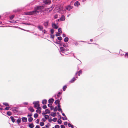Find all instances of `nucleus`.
Listing matches in <instances>:
<instances>
[{"instance_id": "obj_37", "label": "nucleus", "mask_w": 128, "mask_h": 128, "mask_svg": "<svg viewBox=\"0 0 128 128\" xmlns=\"http://www.w3.org/2000/svg\"><path fill=\"white\" fill-rule=\"evenodd\" d=\"M57 120V118H54L52 120L54 122H56Z\"/></svg>"}, {"instance_id": "obj_60", "label": "nucleus", "mask_w": 128, "mask_h": 128, "mask_svg": "<svg viewBox=\"0 0 128 128\" xmlns=\"http://www.w3.org/2000/svg\"><path fill=\"white\" fill-rule=\"evenodd\" d=\"M62 36L63 37H64L66 36V34H62Z\"/></svg>"}, {"instance_id": "obj_23", "label": "nucleus", "mask_w": 128, "mask_h": 128, "mask_svg": "<svg viewBox=\"0 0 128 128\" xmlns=\"http://www.w3.org/2000/svg\"><path fill=\"white\" fill-rule=\"evenodd\" d=\"M68 40V37H66L64 39V41L65 42H67Z\"/></svg>"}, {"instance_id": "obj_34", "label": "nucleus", "mask_w": 128, "mask_h": 128, "mask_svg": "<svg viewBox=\"0 0 128 128\" xmlns=\"http://www.w3.org/2000/svg\"><path fill=\"white\" fill-rule=\"evenodd\" d=\"M62 94V92H59L57 96L58 97L60 96Z\"/></svg>"}, {"instance_id": "obj_61", "label": "nucleus", "mask_w": 128, "mask_h": 128, "mask_svg": "<svg viewBox=\"0 0 128 128\" xmlns=\"http://www.w3.org/2000/svg\"><path fill=\"white\" fill-rule=\"evenodd\" d=\"M58 16L57 15H55L54 16L55 18H57Z\"/></svg>"}, {"instance_id": "obj_51", "label": "nucleus", "mask_w": 128, "mask_h": 128, "mask_svg": "<svg viewBox=\"0 0 128 128\" xmlns=\"http://www.w3.org/2000/svg\"><path fill=\"white\" fill-rule=\"evenodd\" d=\"M36 108L37 109L40 110L42 109L40 107V106H38L37 108Z\"/></svg>"}, {"instance_id": "obj_43", "label": "nucleus", "mask_w": 128, "mask_h": 128, "mask_svg": "<svg viewBox=\"0 0 128 128\" xmlns=\"http://www.w3.org/2000/svg\"><path fill=\"white\" fill-rule=\"evenodd\" d=\"M54 127L55 128H59L60 127V126L58 125H55Z\"/></svg>"}, {"instance_id": "obj_52", "label": "nucleus", "mask_w": 128, "mask_h": 128, "mask_svg": "<svg viewBox=\"0 0 128 128\" xmlns=\"http://www.w3.org/2000/svg\"><path fill=\"white\" fill-rule=\"evenodd\" d=\"M22 24H25L26 25H30V23H23Z\"/></svg>"}, {"instance_id": "obj_12", "label": "nucleus", "mask_w": 128, "mask_h": 128, "mask_svg": "<svg viewBox=\"0 0 128 128\" xmlns=\"http://www.w3.org/2000/svg\"><path fill=\"white\" fill-rule=\"evenodd\" d=\"M38 28L40 30H42L43 29V27L40 25H38Z\"/></svg>"}, {"instance_id": "obj_14", "label": "nucleus", "mask_w": 128, "mask_h": 128, "mask_svg": "<svg viewBox=\"0 0 128 128\" xmlns=\"http://www.w3.org/2000/svg\"><path fill=\"white\" fill-rule=\"evenodd\" d=\"M48 106L50 108L51 110H53V107L52 106V105L51 104H48Z\"/></svg>"}, {"instance_id": "obj_15", "label": "nucleus", "mask_w": 128, "mask_h": 128, "mask_svg": "<svg viewBox=\"0 0 128 128\" xmlns=\"http://www.w3.org/2000/svg\"><path fill=\"white\" fill-rule=\"evenodd\" d=\"M60 20L62 21H64L65 20V17L64 15H62L61 18H60Z\"/></svg>"}, {"instance_id": "obj_44", "label": "nucleus", "mask_w": 128, "mask_h": 128, "mask_svg": "<svg viewBox=\"0 0 128 128\" xmlns=\"http://www.w3.org/2000/svg\"><path fill=\"white\" fill-rule=\"evenodd\" d=\"M42 108L44 109H45L47 108V107L46 105H44L43 106Z\"/></svg>"}, {"instance_id": "obj_46", "label": "nucleus", "mask_w": 128, "mask_h": 128, "mask_svg": "<svg viewBox=\"0 0 128 128\" xmlns=\"http://www.w3.org/2000/svg\"><path fill=\"white\" fill-rule=\"evenodd\" d=\"M10 108V107H6V108H5L4 110H8Z\"/></svg>"}, {"instance_id": "obj_20", "label": "nucleus", "mask_w": 128, "mask_h": 128, "mask_svg": "<svg viewBox=\"0 0 128 128\" xmlns=\"http://www.w3.org/2000/svg\"><path fill=\"white\" fill-rule=\"evenodd\" d=\"M10 118L11 119L12 121L13 122H15V119H14V117H13V116H11L10 117Z\"/></svg>"}, {"instance_id": "obj_19", "label": "nucleus", "mask_w": 128, "mask_h": 128, "mask_svg": "<svg viewBox=\"0 0 128 128\" xmlns=\"http://www.w3.org/2000/svg\"><path fill=\"white\" fill-rule=\"evenodd\" d=\"M60 100H57L55 101L54 103L56 104H60Z\"/></svg>"}, {"instance_id": "obj_32", "label": "nucleus", "mask_w": 128, "mask_h": 128, "mask_svg": "<svg viewBox=\"0 0 128 128\" xmlns=\"http://www.w3.org/2000/svg\"><path fill=\"white\" fill-rule=\"evenodd\" d=\"M40 126H42L44 125V122H40Z\"/></svg>"}, {"instance_id": "obj_13", "label": "nucleus", "mask_w": 128, "mask_h": 128, "mask_svg": "<svg viewBox=\"0 0 128 128\" xmlns=\"http://www.w3.org/2000/svg\"><path fill=\"white\" fill-rule=\"evenodd\" d=\"M78 73V76H80V74H82V71L81 70H80L78 72H77L76 73V75Z\"/></svg>"}, {"instance_id": "obj_47", "label": "nucleus", "mask_w": 128, "mask_h": 128, "mask_svg": "<svg viewBox=\"0 0 128 128\" xmlns=\"http://www.w3.org/2000/svg\"><path fill=\"white\" fill-rule=\"evenodd\" d=\"M61 128H65L64 126L63 125H62L60 126Z\"/></svg>"}, {"instance_id": "obj_30", "label": "nucleus", "mask_w": 128, "mask_h": 128, "mask_svg": "<svg viewBox=\"0 0 128 128\" xmlns=\"http://www.w3.org/2000/svg\"><path fill=\"white\" fill-rule=\"evenodd\" d=\"M36 112L38 113H39L40 114L41 113V111L40 110L37 109L36 110Z\"/></svg>"}, {"instance_id": "obj_62", "label": "nucleus", "mask_w": 128, "mask_h": 128, "mask_svg": "<svg viewBox=\"0 0 128 128\" xmlns=\"http://www.w3.org/2000/svg\"><path fill=\"white\" fill-rule=\"evenodd\" d=\"M46 128H49V126L48 125H46Z\"/></svg>"}, {"instance_id": "obj_7", "label": "nucleus", "mask_w": 128, "mask_h": 128, "mask_svg": "<svg viewBox=\"0 0 128 128\" xmlns=\"http://www.w3.org/2000/svg\"><path fill=\"white\" fill-rule=\"evenodd\" d=\"M52 26L55 29H57L58 28V26H57L54 23H52Z\"/></svg>"}, {"instance_id": "obj_55", "label": "nucleus", "mask_w": 128, "mask_h": 128, "mask_svg": "<svg viewBox=\"0 0 128 128\" xmlns=\"http://www.w3.org/2000/svg\"><path fill=\"white\" fill-rule=\"evenodd\" d=\"M62 119L63 120H66V117H63L62 118Z\"/></svg>"}, {"instance_id": "obj_2", "label": "nucleus", "mask_w": 128, "mask_h": 128, "mask_svg": "<svg viewBox=\"0 0 128 128\" xmlns=\"http://www.w3.org/2000/svg\"><path fill=\"white\" fill-rule=\"evenodd\" d=\"M33 104L34 105V107L36 108H37L38 106H40L38 102H34Z\"/></svg>"}, {"instance_id": "obj_56", "label": "nucleus", "mask_w": 128, "mask_h": 128, "mask_svg": "<svg viewBox=\"0 0 128 128\" xmlns=\"http://www.w3.org/2000/svg\"><path fill=\"white\" fill-rule=\"evenodd\" d=\"M36 123L37 124H38L39 122V119H37L36 120Z\"/></svg>"}, {"instance_id": "obj_31", "label": "nucleus", "mask_w": 128, "mask_h": 128, "mask_svg": "<svg viewBox=\"0 0 128 128\" xmlns=\"http://www.w3.org/2000/svg\"><path fill=\"white\" fill-rule=\"evenodd\" d=\"M44 117L46 119H48L49 118V116L48 115H46L44 116Z\"/></svg>"}, {"instance_id": "obj_3", "label": "nucleus", "mask_w": 128, "mask_h": 128, "mask_svg": "<svg viewBox=\"0 0 128 128\" xmlns=\"http://www.w3.org/2000/svg\"><path fill=\"white\" fill-rule=\"evenodd\" d=\"M44 3L46 4H49L51 2L50 0H45L44 1Z\"/></svg>"}, {"instance_id": "obj_39", "label": "nucleus", "mask_w": 128, "mask_h": 128, "mask_svg": "<svg viewBox=\"0 0 128 128\" xmlns=\"http://www.w3.org/2000/svg\"><path fill=\"white\" fill-rule=\"evenodd\" d=\"M14 15H12L10 17V20H12L13 18H14Z\"/></svg>"}, {"instance_id": "obj_21", "label": "nucleus", "mask_w": 128, "mask_h": 128, "mask_svg": "<svg viewBox=\"0 0 128 128\" xmlns=\"http://www.w3.org/2000/svg\"><path fill=\"white\" fill-rule=\"evenodd\" d=\"M34 126L32 123L29 125V127L30 128H33L34 127Z\"/></svg>"}, {"instance_id": "obj_5", "label": "nucleus", "mask_w": 128, "mask_h": 128, "mask_svg": "<svg viewBox=\"0 0 128 128\" xmlns=\"http://www.w3.org/2000/svg\"><path fill=\"white\" fill-rule=\"evenodd\" d=\"M72 8V6L69 5L66 7V9L68 10H70Z\"/></svg>"}, {"instance_id": "obj_64", "label": "nucleus", "mask_w": 128, "mask_h": 128, "mask_svg": "<svg viewBox=\"0 0 128 128\" xmlns=\"http://www.w3.org/2000/svg\"><path fill=\"white\" fill-rule=\"evenodd\" d=\"M65 50L66 51H69V49L67 48H66L65 49Z\"/></svg>"}, {"instance_id": "obj_35", "label": "nucleus", "mask_w": 128, "mask_h": 128, "mask_svg": "<svg viewBox=\"0 0 128 128\" xmlns=\"http://www.w3.org/2000/svg\"><path fill=\"white\" fill-rule=\"evenodd\" d=\"M3 104L4 105H5L6 106H9V104H8L6 102H4L3 103Z\"/></svg>"}, {"instance_id": "obj_1", "label": "nucleus", "mask_w": 128, "mask_h": 128, "mask_svg": "<svg viewBox=\"0 0 128 128\" xmlns=\"http://www.w3.org/2000/svg\"><path fill=\"white\" fill-rule=\"evenodd\" d=\"M43 6H36L34 8V10L31 11L27 12L25 13V14L27 15H34L38 14L39 12H41L42 10V8Z\"/></svg>"}, {"instance_id": "obj_42", "label": "nucleus", "mask_w": 128, "mask_h": 128, "mask_svg": "<svg viewBox=\"0 0 128 128\" xmlns=\"http://www.w3.org/2000/svg\"><path fill=\"white\" fill-rule=\"evenodd\" d=\"M58 39L60 40H62V38L61 36H59L58 37Z\"/></svg>"}, {"instance_id": "obj_16", "label": "nucleus", "mask_w": 128, "mask_h": 128, "mask_svg": "<svg viewBox=\"0 0 128 128\" xmlns=\"http://www.w3.org/2000/svg\"><path fill=\"white\" fill-rule=\"evenodd\" d=\"M50 115L53 117H54L56 116V113L55 112H52L51 113Z\"/></svg>"}, {"instance_id": "obj_11", "label": "nucleus", "mask_w": 128, "mask_h": 128, "mask_svg": "<svg viewBox=\"0 0 128 128\" xmlns=\"http://www.w3.org/2000/svg\"><path fill=\"white\" fill-rule=\"evenodd\" d=\"M54 8V6H52L50 8H47V10L48 11H49V12H50Z\"/></svg>"}, {"instance_id": "obj_9", "label": "nucleus", "mask_w": 128, "mask_h": 128, "mask_svg": "<svg viewBox=\"0 0 128 128\" xmlns=\"http://www.w3.org/2000/svg\"><path fill=\"white\" fill-rule=\"evenodd\" d=\"M54 101V100L53 98H51L48 101V102L50 103H52Z\"/></svg>"}, {"instance_id": "obj_10", "label": "nucleus", "mask_w": 128, "mask_h": 128, "mask_svg": "<svg viewBox=\"0 0 128 128\" xmlns=\"http://www.w3.org/2000/svg\"><path fill=\"white\" fill-rule=\"evenodd\" d=\"M49 21H47L46 22H44V26L46 27H47V26L48 25Z\"/></svg>"}, {"instance_id": "obj_63", "label": "nucleus", "mask_w": 128, "mask_h": 128, "mask_svg": "<svg viewBox=\"0 0 128 128\" xmlns=\"http://www.w3.org/2000/svg\"><path fill=\"white\" fill-rule=\"evenodd\" d=\"M42 120L44 122L46 121L45 120L44 118H42Z\"/></svg>"}, {"instance_id": "obj_24", "label": "nucleus", "mask_w": 128, "mask_h": 128, "mask_svg": "<svg viewBox=\"0 0 128 128\" xmlns=\"http://www.w3.org/2000/svg\"><path fill=\"white\" fill-rule=\"evenodd\" d=\"M17 123L18 124H19L21 122V118H19L17 120Z\"/></svg>"}, {"instance_id": "obj_40", "label": "nucleus", "mask_w": 128, "mask_h": 128, "mask_svg": "<svg viewBox=\"0 0 128 128\" xmlns=\"http://www.w3.org/2000/svg\"><path fill=\"white\" fill-rule=\"evenodd\" d=\"M58 110L59 112L60 111L61 112H62V110L60 108H58Z\"/></svg>"}, {"instance_id": "obj_18", "label": "nucleus", "mask_w": 128, "mask_h": 128, "mask_svg": "<svg viewBox=\"0 0 128 128\" xmlns=\"http://www.w3.org/2000/svg\"><path fill=\"white\" fill-rule=\"evenodd\" d=\"M60 51L62 52H63L64 50H65V49L63 47H61L60 48Z\"/></svg>"}, {"instance_id": "obj_8", "label": "nucleus", "mask_w": 128, "mask_h": 128, "mask_svg": "<svg viewBox=\"0 0 128 128\" xmlns=\"http://www.w3.org/2000/svg\"><path fill=\"white\" fill-rule=\"evenodd\" d=\"M74 5L76 6H78L80 5V4L78 1H76L74 3Z\"/></svg>"}, {"instance_id": "obj_45", "label": "nucleus", "mask_w": 128, "mask_h": 128, "mask_svg": "<svg viewBox=\"0 0 128 128\" xmlns=\"http://www.w3.org/2000/svg\"><path fill=\"white\" fill-rule=\"evenodd\" d=\"M54 31L53 29H52L50 30V32L52 34H53L54 33Z\"/></svg>"}, {"instance_id": "obj_38", "label": "nucleus", "mask_w": 128, "mask_h": 128, "mask_svg": "<svg viewBox=\"0 0 128 128\" xmlns=\"http://www.w3.org/2000/svg\"><path fill=\"white\" fill-rule=\"evenodd\" d=\"M58 122L60 124H61L62 122V121L61 120L59 119L58 121Z\"/></svg>"}, {"instance_id": "obj_59", "label": "nucleus", "mask_w": 128, "mask_h": 128, "mask_svg": "<svg viewBox=\"0 0 128 128\" xmlns=\"http://www.w3.org/2000/svg\"><path fill=\"white\" fill-rule=\"evenodd\" d=\"M58 108H60V104H58Z\"/></svg>"}, {"instance_id": "obj_25", "label": "nucleus", "mask_w": 128, "mask_h": 128, "mask_svg": "<svg viewBox=\"0 0 128 128\" xmlns=\"http://www.w3.org/2000/svg\"><path fill=\"white\" fill-rule=\"evenodd\" d=\"M58 33L60 34L62 33V29L61 28H59L58 30Z\"/></svg>"}, {"instance_id": "obj_28", "label": "nucleus", "mask_w": 128, "mask_h": 128, "mask_svg": "<svg viewBox=\"0 0 128 128\" xmlns=\"http://www.w3.org/2000/svg\"><path fill=\"white\" fill-rule=\"evenodd\" d=\"M68 125L69 127H71L72 128H74V126L72 125L70 123H68Z\"/></svg>"}, {"instance_id": "obj_49", "label": "nucleus", "mask_w": 128, "mask_h": 128, "mask_svg": "<svg viewBox=\"0 0 128 128\" xmlns=\"http://www.w3.org/2000/svg\"><path fill=\"white\" fill-rule=\"evenodd\" d=\"M125 56L127 58L128 57V53H126L125 54Z\"/></svg>"}, {"instance_id": "obj_17", "label": "nucleus", "mask_w": 128, "mask_h": 128, "mask_svg": "<svg viewBox=\"0 0 128 128\" xmlns=\"http://www.w3.org/2000/svg\"><path fill=\"white\" fill-rule=\"evenodd\" d=\"M75 80L76 79L74 77L70 81V83H73L75 81Z\"/></svg>"}, {"instance_id": "obj_33", "label": "nucleus", "mask_w": 128, "mask_h": 128, "mask_svg": "<svg viewBox=\"0 0 128 128\" xmlns=\"http://www.w3.org/2000/svg\"><path fill=\"white\" fill-rule=\"evenodd\" d=\"M67 88V86L66 85H65L63 87V90L64 91H65L66 90V88Z\"/></svg>"}, {"instance_id": "obj_26", "label": "nucleus", "mask_w": 128, "mask_h": 128, "mask_svg": "<svg viewBox=\"0 0 128 128\" xmlns=\"http://www.w3.org/2000/svg\"><path fill=\"white\" fill-rule=\"evenodd\" d=\"M12 113L11 112L8 111L7 112V114L8 116H10L12 115Z\"/></svg>"}, {"instance_id": "obj_27", "label": "nucleus", "mask_w": 128, "mask_h": 128, "mask_svg": "<svg viewBox=\"0 0 128 128\" xmlns=\"http://www.w3.org/2000/svg\"><path fill=\"white\" fill-rule=\"evenodd\" d=\"M47 102V100H42V103L43 104H46Z\"/></svg>"}, {"instance_id": "obj_58", "label": "nucleus", "mask_w": 128, "mask_h": 128, "mask_svg": "<svg viewBox=\"0 0 128 128\" xmlns=\"http://www.w3.org/2000/svg\"><path fill=\"white\" fill-rule=\"evenodd\" d=\"M67 45H66V44H64L63 45V46L65 47H66L67 46Z\"/></svg>"}, {"instance_id": "obj_41", "label": "nucleus", "mask_w": 128, "mask_h": 128, "mask_svg": "<svg viewBox=\"0 0 128 128\" xmlns=\"http://www.w3.org/2000/svg\"><path fill=\"white\" fill-rule=\"evenodd\" d=\"M53 109L55 111H56L57 110V107L56 106L55 108H54L53 107Z\"/></svg>"}, {"instance_id": "obj_4", "label": "nucleus", "mask_w": 128, "mask_h": 128, "mask_svg": "<svg viewBox=\"0 0 128 128\" xmlns=\"http://www.w3.org/2000/svg\"><path fill=\"white\" fill-rule=\"evenodd\" d=\"M28 110L32 112L34 111V110L32 106L29 107L28 108Z\"/></svg>"}, {"instance_id": "obj_48", "label": "nucleus", "mask_w": 128, "mask_h": 128, "mask_svg": "<svg viewBox=\"0 0 128 128\" xmlns=\"http://www.w3.org/2000/svg\"><path fill=\"white\" fill-rule=\"evenodd\" d=\"M60 34L59 33H58V34H56V36H60Z\"/></svg>"}, {"instance_id": "obj_54", "label": "nucleus", "mask_w": 128, "mask_h": 128, "mask_svg": "<svg viewBox=\"0 0 128 128\" xmlns=\"http://www.w3.org/2000/svg\"><path fill=\"white\" fill-rule=\"evenodd\" d=\"M32 116V114H28V115L27 116L28 117L29 116L31 117Z\"/></svg>"}, {"instance_id": "obj_57", "label": "nucleus", "mask_w": 128, "mask_h": 128, "mask_svg": "<svg viewBox=\"0 0 128 128\" xmlns=\"http://www.w3.org/2000/svg\"><path fill=\"white\" fill-rule=\"evenodd\" d=\"M42 32H43L44 33V34H45L46 31L45 30H43Z\"/></svg>"}, {"instance_id": "obj_50", "label": "nucleus", "mask_w": 128, "mask_h": 128, "mask_svg": "<svg viewBox=\"0 0 128 128\" xmlns=\"http://www.w3.org/2000/svg\"><path fill=\"white\" fill-rule=\"evenodd\" d=\"M52 119L51 118H50L48 119V121L50 122H52Z\"/></svg>"}, {"instance_id": "obj_29", "label": "nucleus", "mask_w": 128, "mask_h": 128, "mask_svg": "<svg viewBox=\"0 0 128 128\" xmlns=\"http://www.w3.org/2000/svg\"><path fill=\"white\" fill-rule=\"evenodd\" d=\"M45 112L47 114L48 113L49 114L50 112V111L48 109H47L46 110Z\"/></svg>"}, {"instance_id": "obj_53", "label": "nucleus", "mask_w": 128, "mask_h": 128, "mask_svg": "<svg viewBox=\"0 0 128 128\" xmlns=\"http://www.w3.org/2000/svg\"><path fill=\"white\" fill-rule=\"evenodd\" d=\"M35 128H40V127L39 125H37L36 127Z\"/></svg>"}, {"instance_id": "obj_22", "label": "nucleus", "mask_w": 128, "mask_h": 128, "mask_svg": "<svg viewBox=\"0 0 128 128\" xmlns=\"http://www.w3.org/2000/svg\"><path fill=\"white\" fill-rule=\"evenodd\" d=\"M33 120V118L32 117H30L28 118V121L29 122H32Z\"/></svg>"}, {"instance_id": "obj_6", "label": "nucleus", "mask_w": 128, "mask_h": 128, "mask_svg": "<svg viewBox=\"0 0 128 128\" xmlns=\"http://www.w3.org/2000/svg\"><path fill=\"white\" fill-rule=\"evenodd\" d=\"M22 121L23 122H26L27 121V118L25 117H22Z\"/></svg>"}, {"instance_id": "obj_36", "label": "nucleus", "mask_w": 128, "mask_h": 128, "mask_svg": "<svg viewBox=\"0 0 128 128\" xmlns=\"http://www.w3.org/2000/svg\"><path fill=\"white\" fill-rule=\"evenodd\" d=\"M38 115L37 113H36L34 115V117L35 118H37L38 116Z\"/></svg>"}]
</instances>
